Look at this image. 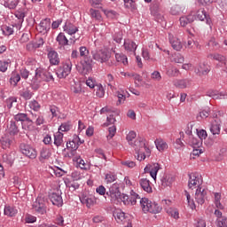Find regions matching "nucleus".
<instances>
[{"instance_id": "17", "label": "nucleus", "mask_w": 227, "mask_h": 227, "mask_svg": "<svg viewBox=\"0 0 227 227\" xmlns=\"http://www.w3.org/2000/svg\"><path fill=\"white\" fill-rule=\"evenodd\" d=\"M139 185L142 190L145 191V192H147V194H152L153 192V190L152 188V182H150V179L144 177L139 180Z\"/></svg>"}, {"instance_id": "1", "label": "nucleus", "mask_w": 227, "mask_h": 227, "mask_svg": "<svg viewBox=\"0 0 227 227\" xmlns=\"http://www.w3.org/2000/svg\"><path fill=\"white\" fill-rule=\"evenodd\" d=\"M137 134L135 131H129L126 137V139L130 146L135 150L137 159L140 162L145 160L146 157L152 155V151L150 147L146 146V140L143 137H137Z\"/></svg>"}, {"instance_id": "47", "label": "nucleus", "mask_w": 227, "mask_h": 227, "mask_svg": "<svg viewBox=\"0 0 227 227\" xmlns=\"http://www.w3.org/2000/svg\"><path fill=\"white\" fill-rule=\"evenodd\" d=\"M21 125L24 130H31V129H33V121L28 117Z\"/></svg>"}, {"instance_id": "59", "label": "nucleus", "mask_w": 227, "mask_h": 227, "mask_svg": "<svg viewBox=\"0 0 227 227\" xmlns=\"http://www.w3.org/2000/svg\"><path fill=\"white\" fill-rule=\"evenodd\" d=\"M108 132L107 139H113L116 134V126H111L108 128Z\"/></svg>"}, {"instance_id": "2", "label": "nucleus", "mask_w": 227, "mask_h": 227, "mask_svg": "<svg viewBox=\"0 0 227 227\" xmlns=\"http://www.w3.org/2000/svg\"><path fill=\"white\" fill-rule=\"evenodd\" d=\"M5 131L9 134L10 137L4 135L2 137L1 143L4 150L12 146V143H13V137L17 136L20 132L19 127L17 126V122H15V121H11L10 122H8Z\"/></svg>"}, {"instance_id": "60", "label": "nucleus", "mask_w": 227, "mask_h": 227, "mask_svg": "<svg viewBox=\"0 0 227 227\" xmlns=\"http://www.w3.org/2000/svg\"><path fill=\"white\" fill-rule=\"evenodd\" d=\"M197 136L201 141L202 139H207V137H208V135L207 134V130L205 129L197 130Z\"/></svg>"}, {"instance_id": "4", "label": "nucleus", "mask_w": 227, "mask_h": 227, "mask_svg": "<svg viewBox=\"0 0 227 227\" xmlns=\"http://www.w3.org/2000/svg\"><path fill=\"white\" fill-rule=\"evenodd\" d=\"M140 207L145 214H159L162 210L159 204L152 202L148 198L140 199Z\"/></svg>"}, {"instance_id": "22", "label": "nucleus", "mask_w": 227, "mask_h": 227, "mask_svg": "<svg viewBox=\"0 0 227 227\" xmlns=\"http://www.w3.org/2000/svg\"><path fill=\"white\" fill-rule=\"evenodd\" d=\"M4 214L7 215V217H15V215L19 214V209H17L15 206L6 205L4 209Z\"/></svg>"}, {"instance_id": "12", "label": "nucleus", "mask_w": 227, "mask_h": 227, "mask_svg": "<svg viewBox=\"0 0 227 227\" xmlns=\"http://www.w3.org/2000/svg\"><path fill=\"white\" fill-rule=\"evenodd\" d=\"M160 169V165L159 163H151L145 166L144 168L145 173H149L153 180H157V173Z\"/></svg>"}, {"instance_id": "37", "label": "nucleus", "mask_w": 227, "mask_h": 227, "mask_svg": "<svg viewBox=\"0 0 227 227\" xmlns=\"http://www.w3.org/2000/svg\"><path fill=\"white\" fill-rule=\"evenodd\" d=\"M173 184V177L169 176H165L161 179V185L162 187H171Z\"/></svg>"}, {"instance_id": "31", "label": "nucleus", "mask_w": 227, "mask_h": 227, "mask_svg": "<svg viewBox=\"0 0 227 227\" xmlns=\"http://www.w3.org/2000/svg\"><path fill=\"white\" fill-rule=\"evenodd\" d=\"M157 12H159V4H153L151 5V13L152 15L156 17V19H158V22H159V20H162L163 18L161 15L157 13Z\"/></svg>"}, {"instance_id": "54", "label": "nucleus", "mask_w": 227, "mask_h": 227, "mask_svg": "<svg viewBox=\"0 0 227 227\" xmlns=\"http://www.w3.org/2000/svg\"><path fill=\"white\" fill-rule=\"evenodd\" d=\"M90 12L92 19H96V20H102V16L100 15V12L93 9H90Z\"/></svg>"}, {"instance_id": "20", "label": "nucleus", "mask_w": 227, "mask_h": 227, "mask_svg": "<svg viewBox=\"0 0 227 227\" xmlns=\"http://www.w3.org/2000/svg\"><path fill=\"white\" fill-rule=\"evenodd\" d=\"M208 72H210V66H208V64H206V63H200L195 68V74H197V75H200V76L207 75Z\"/></svg>"}, {"instance_id": "55", "label": "nucleus", "mask_w": 227, "mask_h": 227, "mask_svg": "<svg viewBox=\"0 0 227 227\" xmlns=\"http://www.w3.org/2000/svg\"><path fill=\"white\" fill-rule=\"evenodd\" d=\"M137 200H139V202L141 201V197H139V194L136 193V192H131V204L136 205L137 203Z\"/></svg>"}, {"instance_id": "46", "label": "nucleus", "mask_w": 227, "mask_h": 227, "mask_svg": "<svg viewBox=\"0 0 227 227\" xmlns=\"http://www.w3.org/2000/svg\"><path fill=\"white\" fill-rule=\"evenodd\" d=\"M6 106L8 109H12L13 106L17 105V98L15 97H11L5 100Z\"/></svg>"}, {"instance_id": "26", "label": "nucleus", "mask_w": 227, "mask_h": 227, "mask_svg": "<svg viewBox=\"0 0 227 227\" xmlns=\"http://www.w3.org/2000/svg\"><path fill=\"white\" fill-rule=\"evenodd\" d=\"M174 86H176V88H180L181 90H185V88H189L191 86V81L188 79L176 80L174 82Z\"/></svg>"}, {"instance_id": "21", "label": "nucleus", "mask_w": 227, "mask_h": 227, "mask_svg": "<svg viewBox=\"0 0 227 227\" xmlns=\"http://www.w3.org/2000/svg\"><path fill=\"white\" fill-rule=\"evenodd\" d=\"M80 200L81 203H82V205H86L88 208H91V207L97 203V199H95L93 196H83L80 198Z\"/></svg>"}, {"instance_id": "56", "label": "nucleus", "mask_w": 227, "mask_h": 227, "mask_svg": "<svg viewBox=\"0 0 227 227\" xmlns=\"http://www.w3.org/2000/svg\"><path fill=\"white\" fill-rule=\"evenodd\" d=\"M191 145L193 148H200V146H201V140L200 138L192 137Z\"/></svg>"}, {"instance_id": "57", "label": "nucleus", "mask_w": 227, "mask_h": 227, "mask_svg": "<svg viewBox=\"0 0 227 227\" xmlns=\"http://www.w3.org/2000/svg\"><path fill=\"white\" fill-rule=\"evenodd\" d=\"M28 106L33 111H40V104L36 100L30 101Z\"/></svg>"}, {"instance_id": "18", "label": "nucleus", "mask_w": 227, "mask_h": 227, "mask_svg": "<svg viewBox=\"0 0 227 227\" xmlns=\"http://www.w3.org/2000/svg\"><path fill=\"white\" fill-rule=\"evenodd\" d=\"M12 19L16 23L22 24L24 22V19H26V10L22 8L18 9L14 12Z\"/></svg>"}, {"instance_id": "64", "label": "nucleus", "mask_w": 227, "mask_h": 227, "mask_svg": "<svg viewBox=\"0 0 227 227\" xmlns=\"http://www.w3.org/2000/svg\"><path fill=\"white\" fill-rule=\"evenodd\" d=\"M182 12V9L179 5H173L170 9L171 15H178Z\"/></svg>"}, {"instance_id": "43", "label": "nucleus", "mask_w": 227, "mask_h": 227, "mask_svg": "<svg viewBox=\"0 0 227 227\" xmlns=\"http://www.w3.org/2000/svg\"><path fill=\"white\" fill-rule=\"evenodd\" d=\"M171 61L173 63L182 64V63H184V61H185V58H184V56L182 54L176 53L174 56H172Z\"/></svg>"}, {"instance_id": "11", "label": "nucleus", "mask_w": 227, "mask_h": 227, "mask_svg": "<svg viewBox=\"0 0 227 227\" xmlns=\"http://www.w3.org/2000/svg\"><path fill=\"white\" fill-rule=\"evenodd\" d=\"M207 190L203 188V186L197 188L194 195L196 203H198V205H203L207 200Z\"/></svg>"}, {"instance_id": "16", "label": "nucleus", "mask_w": 227, "mask_h": 227, "mask_svg": "<svg viewBox=\"0 0 227 227\" xmlns=\"http://www.w3.org/2000/svg\"><path fill=\"white\" fill-rule=\"evenodd\" d=\"M168 40L174 51H182V49H184V44L182 43V41L178 39V37L170 34L168 35Z\"/></svg>"}, {"instance_id": "13", "label": "nucleus", "mask_w": 227, "mask_h": 227, "mask_svg": "<svg viewBox=\"0 0 227 227\" xmlns=\"http://www.w3.org/2000/svg\"><path fill=\"white\" fill-rule=\"evenodd\" d=\"M36 29L39 33L43 35H47L51 30V19H44L41 20L39 25L36 27Z\"/></svg>"}, {"instance_id": "8", "label": "nucleus", "mask_w": 227, "mask_h": 227, "mask_svg": "<svg viewBox=\"0 0 227 227\" xmlns=\"http://www.w3.org/2000/svg\"><path fill=\"white\" fill-rule=\"evenodd\" d=\"M72 61L70 59L66 60L57 70L59 79H65V77H68L72 72Z\"/></svg>"}, {"instance_id": "50", "label": "nucleus", "mask_w": 227, "mask_h": 227, "mask_svg": "<svg viewBox=\"0 0 227 227\" xmlns=\"http://www.w3.org/2000/svg\"><path fill=\"white\" fill-rule=\"evenodd\" d=\"M215 205L216 208L223 210V204H221V193H215Z\"/></svg>"}, {"instance_id": "45", "label": "nucleus", "mask_w": 227, "mask_h": 227, "mask_svg": "<svg viewBox=\"0 0 227 227\" xmlns=\"http://www.w3.org/2000/svg\"><path fill=\"white\" fill-rule=\"evenodd\" d=\"M97 90L96 95L99 98H104V96L106 95V90H104V86L102 84L96 85Z\"/></svg>"}, {"instance_id": "9", "label": "nucleus", "mask_w": 227, "mask_h": 227, "mask_svg": "<svg viewBox=\"0 0 227 227\" xmlns=\"http://www.w3.org/2000/svg\"><path fill=\"white\" fill-rule=\"evenodd\" d=\"M201 184H203V178L201 177V175L198 173H192L189 175V189H200V187H202Z\"/></svg>"}, {"instance_id": "41", "label": "nucleus", "mask_w": 227, "mask_h": 227, "mask_svg": "<svg viewBox=\"0 0 227 227\" xmlns=\"http://www.w3.org/2000/svg\"><path fill=\"white\" fill-rule=\"evenodd\" d=\"M115 220L117 223H125V214L122 211H116L114 214Z\"/></svg>"}, {"instance_id": "32", "label": "nucleus", "mask_w": 227, "mask_h": 227, "mask_svg": "<svg viewBox=\"0 0 227 227\" xmlns=\"http://www.w3.org/2000/svg\"><path fill=\"white\" fill-rule=\"evenodd\" d=\"M54 145L55 146H61L63 145V133L60 131L54 134Z\"/></svg>"}, {"instance_id": "3", "label": "nucleus", "mask_w": 227, "mask_h": 227, "mask_svg": "<svg viewBox=\"0 0 227 227\" xmlns=\"http://www.w3.org/2000/svg\"><path fill=\"white\" fill-rule=\"evenodd\" d=\"M49 82L51 81H54V77L52 74L49 73V71L43 69V68H36L35 75L33 79V88L34 90H38L40 88V82Z\"/></svg>"}, {"instance_id": "52", "label": "nucleus", "mask_w": 227, "mask_h": 227, "mask_svg": "<svg viewBox=\"0 0 227 227\" xmlns=\"http://www.w3.org/2000/svg\"><path fill=\"white\" fill-rule=\"evenodd\" d=\"M2 30H3L4 35H5V36H10V35H13V32H14L13 27H12V26H4L2 28Z\"/></svg>"}, {"instance_id": "33", "label": "nucleus", "mask_w": 227, "mask_h": 227, "mask_svg": "<svg viewBox=\"0 0 227 227\" xmlns=\"http://www.w3.org/2000/svg\"><path fill=\"white\" fill-rule=\"evenodd\" d=\"M20 81V74L17 72H12L10 78V82L12 86H16Z\"/></svg>"}, {"instance_id": "58", "label": "nucleus", "mask_w": 227, "mask_h": 227, "mask_svg": "<svg viewBox=\"0 0 227 227\" xmlns=\"http://www.w3.org/2000/svg\"><path fill=\"white\" fill-rule=\"evenodd\" d=\"M208 47H212L213 49H219V43L215 40V38L212 37L208 43Z\"/></svg>"}, {"instance_id": "48", "label": "nucleus", "mask_w": 227, "mask_h": 227, "mask_svg": "<svg viewBox=\"0 0 227 227\" xmlns=\"http://www.w3.org/2000/svg\"><path fill=\"white\" fill-rule=\"evenodd\" d=\"M167 214L168 215H171V217H173L174 219H178V217H180L179 213H178V209H176V208L169 207L167 210Z\"/></svg>"}, {"instance_id": "19", "label": "nucleus", "mask_w": 227, "mask_h": 227, "mask_svg": "<svg viewBox=\"0 0 227 227\" xmlns=\"http://www.w3.org/2000/svg\"><path fill=\"white\" fill-rule=\"evenodd\" d=\"M50 200L52 205H55L56 207H61V205H63V198L61 197V192H59L51 193L50 195Z\"/></svg>"}, {"instance_id": "36", "label": "nucleus", "mask_w": 227, "mask_h": 227, "mask_svg": "<svg viewBox=\"0 0 227 227\" xmlns=\"http://www.w3.org/2000/svg\"><path fill=\"white\" fill-rule=\"evenodd\" d=\"M167 75H168V77H178V75H180V70L175 67H170L167 70Z\"/></svg>"}, {"instance_id": "40", "label": "nucleus", "mask_w": 227, "mask_h": 227, "mask_svg": "<svg viewBox=\"0 0 227 227\" xmlns=\"http://www.w3.org/2000/svg\"><path fill=\"white\" fill-rule=\"evenodd\" d=\"M67 147L71 152H75L79 148V143H77V139H74L73 141H69L67 144Z\"/></svg>"}, {"instance_id": "24", "label": "nucleus", "mask_w": 227, "mask_h": 227, "mask_svg": "<svg viewBox=\"0 0 227 227\" xmlns=\"http://www.w3.org/2000/svg\"><path fill=\"white\" fill-rule=\"evenodd\" d=\"M124 49L128 52H133L134 56H136V50L137 49V45L134 41L131 40H125L124 41Z\"/></svg>"}, {"instance_id": "34", "label": "nucleus", "mask_w": 227, "mask_h": 227, "mask_svg": "<svg viewBox=\"0 0 227 227\" xmlns=\"http://www.w3.org/2000/svg\"><path fill=\"white\" fill-rule=\"evenodd\" d=\"M51 149L43 148L40 153V160H45L51 159Z\"/></svg>"}, {"instance_id": "63", "label": "nucleus", "mask_w": 227, "mask_h": 227, "mask_svg": "<svg viewBox=\"0 0 227 227\" xmlns=\"http://www.w3.org/2000/svg\"><path fill=\"white\" fill-rule=\"evenodd\" d=\"M9 65H10V62L0 60V72H6V70H8Z\"/></svg>"}, {"instance_id": "44", "label": "nucleus", "mask_w": 227, "mask_h": 227, "mask_svg": "<svg viewBox=\"0 0 227 227\" xmlns=\"http://www.w3.org/2000/svg\"><path fill=\"white\" fill-rule=\"evenodd\" d=\"M115 59L116 61H118V63H123L124 65H127V63H129L127 56L123 55L122 53H116Z\"/></svg>"}, {"instance_id": "23", "label": "nucleus", "mask_w": 227, "mask_h": 227, "mask_svg": "<svg viewBox=\"0 0 227 227\" xmlns=\"http://www.w3.org/2000/svg\"><path fill=\"white\" fill-rule=\"evenodd\" d=\"M63 29L65 31V33H67V35H75L77 33V31H79V28L72 24V22L70 21H67L65 26L63 27Z\"/></svg>"}, {"instance_id": "25", "label": "nucleus", "mask_w": 227, "mask_h": 227, "mask_svg": "<svg viewBox=\"0 0 227 227\" xmlns=\"http://www.w3.org/2000/svg\"><path fill=\"white\" fill-rule=\"evenodd\" d=\"M48 59L51 65H59V55L58 51L51 50L48 52Z\"/></svg>"}, {"instance_id": "10", "label": "nucleus", "mask_w": 227, "mask_h": 227, "mask_svg": "<svg viewBox=\"0 0 227 227\" xmlns=\"http://www.w3.org/2000/svg\"><path fill=\"white\" fill-rule=\"evenodd\" d=\"M20 148L21 153H23V155H26V157H28V159H36V149H35L33 146L26 144H21Z\"/></svg>"}, {"instance_id": "7", "label": "nucleus", "mask_w": 227, "mask_h": 227, "mask_svg": "<svg viewBox=\"0 0 227 227\" xmlns=\"http://www.w3.org/2000/svg\"><path fill=\"white\" fill-rule=\"evenodd\" d=\"M111 198L113 203H120L121 201V192H120V184L115 183L110 186L109 192H106Z\"/></svg>"}, {"instance_id": "53", "label": "nucleus", "mask_w": 227, "mask_h": 227, "mask_svg": "<svg viewBox=\"0 0 227 227\" xmlns=\"http://www.w3.org/2000/svg\"><path fill=\"white\" fill-rule=\"evenodd\" d=\"M72 129L70 122H64L59 128V132H68Z\"/></svg>"}, {"instance_id": "30", "label": "nucleus", "mask_w": 227, "mask_h": 227, "mask_svg": "<svg viewBox=\"0 0 227 227\" xmlns=\"http://www.w3.org/2000/svg\"><path fill=\"white\" fill-rule=\"evenodd\" d=\"M56 41L58 42L60 47H65L66 45H68V39L63 33H59L58 35Z\"/></svg>"}, {"instance_id": "62", "label": "nucleus", "mask_w": 227, "mask_h": 227, "mask_svg": "<svg viewBox=\"0 0 227 227\" xmlns=\"http://www.w3.org/2000/svg\"><path fill=\"white\" fill-rule=\"evenodd\" d=\"M216 226H218V227H227V217H223V218L217 219Z\"/></svg>"}, {"instance_id": "27", "label": "nucleus", "mask_w": 227, "mask_h": 227, "mask_svg": "<svg viewBox=\"0 0 227 227\" xmlns=\"http://www.w3.org/2000/svg\"><path fill=\"white\" fill-rule=\"evenodd\" d=\"M196 17L198 19V20H207V24H209L210 25V18H208V15L207 14V12L202 8V9H200L197 13H196Z\"/></svg>"}, {"instance_id": "29", "label": "nucleus", "mask_w": 227, "mask_h": 227, "mask_svg": "<svg viewBox=\"0 0 227 227\" xmlns=\"http://www.w3.org/2000/svg\"><path fill=\"white\" fill-rule=\"evenodd\" d=\"M154 143L159 152H164L165 150H168V143H166V141H164L162 138L156 139Z\"/></svg>"}, {"instance_id": "5", "label": "nucleus", "mask_w": 227, "mask_h": 227, "mask_svg": "<svg viewBox=\"0 0 227 227\" xmlns=\"http://www.w3.org/2000/svg\"><path fill=\"white\" fill-rule=\"evenodd\" d=\"M91 55L98 63H107L111 59V51L107 48L92 51Z\"/></svg>"}, {"instance_id": "15", "label": "nucleus", "mask_w": 227, "mask_h": 227, "mask_svg": "<svg viewBox=\"0 0 227 227\" xmlns=\"http://www.w3.org/2000/svg\"><path fill=\"white\" fill-rule=\"evenodd\" d=\"M207 58L209 59H215V61L220 62V65L218 67H222L223 68H226L227 67V58L223 55H221L219 53H211L207 55Z\"/></svg>"}, {"instance_id": "35", "label": "nucleus", "mask_w": 227, "mask_h": 227, "mask_svg": "<svg viewBox=\"0 0 227 227\" xmlns=\"http://www.w3.org/2000/svg\"><path fill=\"white\" fill-rule=\"evenodd\" d=\"M123 3L125 8L128 10H136L137 8L136 4L137 3V0H123Z\"/></svg>"}, {"instance_id": "6", "label": "nucleus", "mask_w": 227, "mask_h": 227, "mask_svg": "<svg viewBox=\"0 0 227 227\" xmlns=\"http://www.w3.org/2000/svg\"><path fill=\"white\" fill-rule=\"evenodd\" d=\"M32 210L37 215H45L47 214V205L45 204V199L43 197H37L32 204Z\"/></svg>"}, {"instance_id": "61", "label": "nucleus", "mask_w": 227, "mask_h": 227, "mask_svg": "<svg viewBox=\"0 0 227 227\" xmlns=\"http://www.w3.org/2000/svg\"><path fill=\"white\" fill-rule=\"evenodd\" d=\"M67 187H69V189H73V191H75V189H79V183L75 181H69L66 184Z\"/></svg>"}, {"instance_id": "42", "label": "nucleus", "mask_w": 227, "mask_h": 227, "mask_svg": "<svg viewBox=\"0 0 227 227\" xmlns=\"http://www.w3.org/2000/svg\"><path fill=\"white\" fill-rule=\"evenodd\" d=\"M27 114L20 113L14 115V121H20L22 125V123H24L27 120Z\"/></svg>"}, {"instance_id": "51", "label": "nucleus", "mask_w": 227, "mask_h": 227, "mask_svg": "<svg viewBox=\"0 0 227 227\" xmlns=\"http://www.w3.org/2000/svg\"><path fill=\"white\" fill-rule=\"evenodd\" d=\"M116 178H117L116 174H114V173L110 172L106 175V184H113V182H115Z\"/></svg>"}, {"instance_id": "14", "label": "nucleus", "mask_w": 227, "mask_h": 227, "mask_svg": "<svg viewBox=\"0 0 227 227\" xmlns=\"http://www.w3.org/2000/svg\"><path fill=\"white\" fill-rule=\"evenodd\" d=\"M213 118H215L211 124L210 132L213 136L221 134V119L217 117V114H213Z\"/></svg>"}, {"instance_id": "49", "label": "nucleus", "mask_w": 227, "mask_h": 227, "mask_svg": "<svg viewBox=\"0 0 227 227\" xmlns=\"http://www.w3.org/2000/svg\"><path fill=\"white\" fill-rule=\"evenodd\" d=\"M106 82L108 84L109 88L112 90V91H114V86H113V82H114V76L113 74H108L106 78Z\"/></svg>"}, {"instance_id": "38", "label": "nucleus", "mask_w": 227, "mask_h": 227, "mask_svg": "<svg viewBox=\"0 0 227 227\" xmlns=\"http://www.w3.org/2000/svg\"><path fill=\"white\" fill-rule=\"evenodd\" d=\"M116 116H118V112L113 111L106 117L107 125H114L116 121Z\"/></svg>"}, {"instance_id": "28", "label": "nucleus", "mask_w": 227, "mask_h": 227, "mask_svg": "<svg viewBox=\"0 0 227 227\" xmlns=\"http://www.w3.org/2000/svg\"><path fill=\"white\" fill-rule=\"evenodd\" d=\"M196 19V17L194 16V14H189L188 16H183L180 18V24L183 27H185V26H187V24H191V22H194V20Z\"/></svg>"}, {"instance_id": "39", "label": "nucleus", "mask_w": 227, "mask_h": 227, "mask_svg": "<svg viewBox=\"0 0 227 227\" xmlns=\"http://www.w3.org/2000/svg\"><path fill=\"white\" fill-rule=\"evenodd\" d=\"M4 6L9 10H15L19 6V0H12L5 2Z\"/></svg>"}]
</instances>
